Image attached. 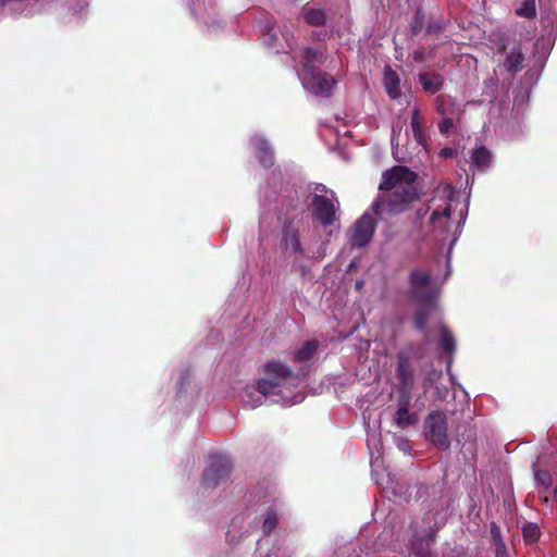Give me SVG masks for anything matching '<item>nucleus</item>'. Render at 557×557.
I'll return each instance as SVG.
<instances>
[{
    "label": "nucleus",
    "instance_id": "nucleus-8",
    "mask_svg": "<svg viewBox=\"0 0 557 557\" xmlns=\"http://www.w3.org/2000/svg\"><path fill=\"white\" fill-rule=\"evenodd\" d=\"M232 471L231 460L223 455H211L209 465L203 471L201 484L205 488H215L225 482Z\"/></svg>",
    "mask_w": 557,
    "mask_h": 557
},
{
    "label": "nucleus",
    "instance_id": "nucleus-43",
    "mask_svg": "<svg viewBox=\"0 0 557 557\" xmlns=\"http://www.w3.org/2000/svg\"><path fill=\"white\" fill-rule=\"evenodd\" d=\"M361 286H362V283H361V282H357V283H356V287H357L358 289H359V288H361Z\"/></svg>",
    "mask_w": 557,
    "mask_h": 557
},
{
    "label": "nucleus",
    "instance_id": "nucleus-44",
    "mask_svg": "<svg viewBox=\"0 0 557 557\" xmlns=\"http://www.w3.org/2000/svg\"><path fill=\"white\" fill-rule=\"evenodd\" d=\"M434 532L430 535V541H433Z\"/></svg>",
    "mask_w": 557,
    "mask_h": 557
},
{
    "label": "nucleus",
    "instance_id": "nucleus-3",
    "mask_svg": "<svg viewBox=\"0 0 557 557\" xmlns=\"http://www.w3.org/2000/svg\"><path fill=\"white\" fill-rule=\"evenodd\" d=\"M396 376L399 386L394 422L398 428H406L414 424L418 420V416L417 413L409 412L414 386V374L411 362L405 352L397 355Z\"/></svg>",
    "mask_w": 557,
    "mask_h": 557
},
{
    "label": "nucleus",
    "instance_id": "nucleus-41",
    "mask_svg": "<svg viewBox=\"0 0 557 557\" xmlns=\"http://www.w3.org/2000/svg\"><path fill=\"white\" fill-rule=\"evenodd\" d=\"M554 498L557 500V485H556V487L554 488Z\"/></svg>",
    "mask_w": 557,
    "mask_h": 557
},
{
    "label": "nucleus",
    "instance_id": "nucleus-13",
    "mask_svg": "<svg viewBox=\"0 0 557 557\" xmlns=\"http://www.w3.org/2000/svg\"><path fill=\"white\" fill-rule=\"evenodd\" d=\"M283 243L284 248L295 256V262H297L299 258L304 257L305 249L299 240V235L296 230H292L288 226H284Z\"/></svg>",
    "mask_w": 557,
    "mask_h": 557
},
{
    "label": "nucleus",
    "instance_id": "nucleus-7",
    "mask_svg": "<svg viewBox=\"0 0 557 557\" xmlns=\"http://www.w3.org/2000/svg\"><path fill=\"white\" fill-rule=\"evenodd\" d=\"M263 376L257 382V391L263 396L273 393L274 388L293 376V370L287 364L271 360L262 368Z\"/></svg>",
    "mask_w": 557,
    "mask_h": 557
},
{
    "label": "nucleus",
    "instance_id": "nucleus-21",
    "mask_svg": "<svg viewBox=\"0 0 557 557\" xmlns=\"http://www.w3.org/2000/svg\"><path fill=\"white\" fill-rule=\"evenodd\" d=\"M517 15L525 18H533L536 16V2L535 0H523L522 3L516 9Z\"/></svg>",
    "mask_w": 557,
    "mask_h": 557
},
{
    "label": "nucleus",
    "instance_id": "nucleus-28",
    "mask_svg": "<svg viewBox=\"0 0 557 557\" xmlns=\"http://www.w3.org/2000/svg\"><path fill=\"white\" fill-rule=\"evenodd\" d=\"M436 110L441 115H445L447 113L446 111V104L450 103V97L441 95L436 97Z\"/></svg>",
    "mask_w": 557,
    "mask_h": 557
},
{
    "label": "nucleus",
    "instance_id": "nucleus-24",
    "mask_svg": "<svg viewBox=\"0 0 557 557\" xmlns=\"http://www.w3.org/2000/svg\"><path fill=\"white\" fill-rule=\"evenodd\" d=\"M410 557H435L432 550L430 549V544L428 543L426 546H423L422 543L419 541H413L411 543Z\"/></svg>",
    "mask_w": 557,
    "mask_h": 557
},
{
    "label": "nucleus",
    "instance_id": "nucleus-23",
    "mask_svg": "<svg viewBox=\"0 0 557 557\" xmlns=\"http://www.w3.org/2000/svg\"><path fill=\"white\" fill-rule=\"evenodd\" d=\"M278 524V516L274 509H269L262 523V531L269 535Z\"/></svg>",
    "mask_w": 557,
    "mask_h": 557
},
{
    "label": "nucleus",
    "instance_id": "nucleus-33",
    "mask_svg": "<svg viewBox=\"0 0 557 557\" xmlns=\"http://www.w3.org/2000/svg\"><path fill=\"white\" fill-rule=\"evenodd\" d=\"M412 59L417 63H422L426 60L425 53L423 50H417L412 53Z\"/></svg>",
    "mask_w": 557,
    "mask_h": 557
},
{
    "label": "nucleus",
    "instance_id": "nucleus-27",
    "mask_svg": "<svg viewBox=\"0 0 557 557\" xmlns=\"http://www.w3.org/2000/svg\"><path fill=\"white\" fill-rule=\"evenodd\" d=\"M491 537H492V542H493L494 546L504 544L500 529L495 522L491 523Z\"/></svg>",
    "mask_w": 557,
    "mask_h": 557
},
{
    "label": "nucleus",
    "instance_id": "nucleus-25",
    "mask_svg": "<svg viewBox=\"0 0 557 557\" xmlns=\"http://www.w3.org/2000/svg\"><path fill=\"white\" fill-rule=\"evenodd\" d=\"M455 339L445 326L442 327L441 331V347L446 352H453L455 350Z\"/></svg>",
    "mask_w": 557,
    "mask_h": 557
},
{
    "label": "nucleus",
    "instance_id": "nucleus-20",
    "mask_svg": "<svg viewBox=\"0 0 557 557\" xmlns=\"http://www.w3.org/2000/svg\"><path fill=\"white\" fill-rule=\"evenodd\" d=\"M522 535L525 543H536L541 535L540 527L534 522H528L522 527Z\"/></svg>",
    "mask_w": 557,
    "mask_h": 557
},
{
    "label": "nucleus",
    "instance_id": "nucleus-35",
    "mask_svg": "<svg viewBox=\"0 0 557 557\" xmlns=\"http://www.w3.org/2000/svg\"><path fill=\"white\" fill-rule=\"evenodd\" d=\"M414 406L418 408V410H422L424 408V401L422 400V397H418L414 401Z\"/></svg>",
    "mask_w": 557,
    "mask_h": 557
},
{
    "label": "nucleus",
    "instance_id": "nucleus-5",
    "mask_svg": "<svg viewBox=\"0 0 557 557\" xmlns=\"http://www.w3.org/2000/svg\"><path fill=\"white\" fill-rule=\"evenodd\" d=\"M410 286L413 298L421 306L416 317V327L423 330L426 323V317L436 309L435 299L438 294V286L435 278L421 270L411 272Z\"/></svg>",
    "mask_w": 557,
    "mask_h": 557
},
{
    "label": "nucleus",
    "instance_id": "nucleus-34",
    "mask_svg": "<svg viewBox=\"0 0 557 557\" xmlns=\"http://www.w3.org/2000/svg\"><path fill=\"white\" fill-rule=\"evenodd\" d=\"M496 557H507V548L505 543L495 546Z\"/></svg>",
    "mask_w": 557,
    "mask_h": 557
},
{
    "label": "nucleus",
    "instance_id": "nucleus-29",
    "mask_svg": "<svg viewBox=\"0 0 557 557\" xmlns=\"http://www.w3.org/2000/svg\"><path fill=\"white\" fill-rule=\"evenodd\" d=\"M454 127V121L450 117H445L438 124V129L441 134H448L450 129Z\"/></svg>",
    "mask_w": 557,
    "mask_h": 557
},
{
    "label": "nucleus",
    "instance_id": "nucleus-42",
    "mask_svg": "<svg viewBox=\"0 0 557 557\" xmlns=\"http://www.w3.org/2000/svg\"><path fill=\"white\" fill-rule=\"evenodd\" d=\"M450 366H451V359H448V361H447V370L450 369Z\"/></svg>",
    "mask_w": 557,
    "mask_h": 557
},
{
    "label": "nucleus",
    "instance_id": "nucleus-11",
    "mask_svg": "<svg viewBox=\"0 0 557 557\" xmlns=\"http://www.w3.org/2000/svg\"><path fill=\"white\" fill-rule=\"evenodd\" d=\"M410 132L418 144L424 150L428 149L429 136L426 133V120L418 106H414L410 115Z\"/></svg>",
    "mask_w": 557,
    "mask_h": 557
},
{
    "label": "nucleus",
    "instance_id": "nucleus-12",
    "mask_svg": "<svg viewBox=\"0 0 557 557\" xmlns=\"http://www.w3.org/2000/svg\"><path fill=\"white\" fill-rule=\"evenodd\" d=\"M321 343L319 339L312 338L306 341L298 349L293 352L292 361L298 364H307L313 360Z\"/></svg>",
    "mask_w": 557,
    "mask_h": 557
},
{
    "label": "nucleus",
    "instance_id": "nucleus-37",
    "mask_svg": "<svg viewBox=\"0 0 557 557\" xmlns=\"http://www.w3.org/2000/svg\"><path fill=\"white\" fill-rule=\"evenodd\" d=\"M507 48V44L505 42L504 38H502V42H500V46L498 48V51L502 52V51H505Z\"/></svg>",
    "mask_w": 557,
    "mask_h": 557
},
{
    "label": "nucleus",
    "instance_id": "nucleus-17",
    "mask_svg": "<svg viewBox=\"0 0 557 557\" xmlns=\"http://www.w3.org/2000/svg\"><path fill=\"white\" fill-rule=\"evenodd\" d=\"M524 57L520 46L513 45L506 55L504 67L511 73H516L522 69Z\"/></svg>",
    "mask_w": 557,
    "mask_h": 557
},
{
    "label": "nucleus",
    "instance_id": "nucleus-16",
    "mask_svg": "<svg viewBox=\"0 0 557 557\" xmlns=\"http://www.w3.org/2000/svg\"><path fill=\"white\" fill-rule=\"evenodd\" d=\"M418 82L425 92L433 95L443 88L444 77L437 73H421L418 76Z\"/></svg>",
    "mask_w": 557,
    "mask_h": 557
},
{
    "label": "nucleus",
    "instance_id": "nucleus-38",
    "mask_svg": "<svg viewBox=\"0 0 557 557\" xmlns=\"http://www.w3.org/2000/svg\"><path fill=\"white\" fill-rule=\"evenodd\" d=\"M299 271H300L302 276H306V274L309 272V270L305 265H300L299 267Z\"/></svg>",
    "mask_w": 557,
    "mask_h": 557
},
{
    "label": "nucleus",
    "instance_id": "nucleus-14",
    "mask_svg": "<svg viewBox=\"0 0 557 557\" xmlns=\"http://www.w3.org/2000/svg\"><path fill=\"white\" fill-rule=\"evenodd\" d=\"M383 84L389 98L398 99L401 96L400 77L389 65L384 67Z\"/></svg>",
    "mask_w": 557,
    "mask_h": 557
},
{
    "label": "nucleus",
    "instance_id": "nucleus-4",
    "mask_svg": "<svg viewBox=\"0 0 557 557\" xmlns=\"http://www.w3.org/2000/svg\"><path fill=\"white\" fill-rule=\"evenodd\" d=\"M324 59L322 51L312 48L305 49L301 59V81L304 87L313 94L329 96L336 85V81L331 75L322 73L318 67V64H322Z\"/></svg>",
    "mask_w": 557,
    "mask_h": 557
},
{
    "label": "nucleus",
    "instance_id": "nucleus-26",
    "mask_svg": "<svg viewBox=\"0 0 557 557\" xmlns=\"http://www.w3.org/2000/svg\"><path fill=\"white\" fill-rule=\"evenodd\" d=\"M424 18H425L424 12L420 9L417 10L414 13V16L412 18V22L410 24V32L412 35H417L422 30V28L424 26Z\"/></svg>",
    "mask_w": 557,
    "mask_h": 557
},
{
    "label": "nucleus",
    "instance_id": "nucleus-39",
    "mask_svg": "<svg viewBox=\"0 0 557 557\" xmlns=\"http://www.w3.org/2000/svg\"><path fill=\"white\" fill-rule=\"evenodd\" d=\"M395 140H396V129L393 128V132H392V144L393 145H394Z\"/></svg>",
    "mask_w": 557,
    "mask_h": 557
},
{
    "label": "nucleus",
    "instance_id": "nucleus-15",
    "mask_svg": "<svg viewBox=\"0 0 557 557\" xmlns=\"http://www.w3.org/2000/svg\"><path fill=\"white\" fill-rule=\"evenodd\" d=\"M252 144L260 164L264 168H271L274 164V152L270 144L260 137L253 138Z\"/></svg>",
    "mask_w": 557,
    "mask_h": 557
},
{
    "label": "nucleus",
    "instance_id": "nucleus-10",
    "mask_svg": "<svg viewBox=\"0 0 557 557\" xmlns=\"http://www.w3.org/2000/svg\"><path fill=\"white\" fill-rule=\"evenodd\" d=\"M313 219L320 221L324 226L332 225L335 216L333 202L325 196L314 195L312 199Z\"/></svg>",
    "mask_w": 557,
    "mask_h": 557
},
{
    "label": "nucleus",
    "instance_id": "nucleus-9",
    "mask_svg": "<svg viewBox=\"0 0 557 557\" xmlns=\"http://www.w3.org/2000/svg\"><path fill=\"white\" fill-rule=\"evenodd\" d=\"M425 436L434 445L442 449H447L449 441L447 438V419L443 411H431L424 421Z\"/></svg>",
    "mask_w": 557,
    "mask_h": 557
},
{
    "label": "nucleus",
    "instance_id": "nucleus-19",
    "mask_svg": "<svg viewBox=\"0 0 557 557\" xmlns=\"http://www.w3.org/2000/svg\"><path fill=\"white\" fill-rule=\"evenodd\" d=\"M302 16L306 23L312 26H321L325 23V13L321 9L305 8Z\"/></svg>",
    "mask_w": 557,
    "mask_h": 557
},
{
    "label": "nucleus",
    "instance_id": "nucleus-1",
    "mask_svg": "<svg viewBox=\"0 0 557 557\" xmlns=\"http://www.w3.org/2000/svg\"><path fill=\"white\" fill-rule=\"evenodd\" d=\"M456 190L450 184H440L428 207L417 211L416 223L424 235L438 234L441 240H446L448 235H451L448 255L461 230V221L457 223L451 221L453 202L456 200Z\"/></svg>",
    "mask_w": 557,
    "mask_h": 557
},
{
    "label": "nucleus",
    "instance_id": "nucleus-45",
    "mask_svg": "<svg viewBox=\"0 0 557 557\" xmlns=\"http://www.w3.org/2000/svg\"><path fill=\"white\" fill-rule=\"evenodd\" d=\"M349 268H350V270L354 268V263L352 262H350Z\"/></svg>",
    "mask_w": 557,
    "mask_h": 557
},
{
    "label": "nucleus",
    "instance_id": "nucleus-31",
    "mask_svg": "<svg viewBox=\"0 0 557 557\" xmlns=\"http://www.w3.org/2000/svg\"><path fill=\"white\" fill-rule=\"evenodd\" d=\"M442 28H443V23L440 20L430 21L426 25V32L429 34L440 32V30H442Z\"/></svg>",
    "mask_w": 557,
    "mask_h": 557
},
{
    "label": "nucleus",
    "instance_id": "nucleus-40",
    "mask_svg": "<svg viewBox=\"0 0 557 557\" xmlns=\"http://www.w3.org/2000/svg\"><path fill=\"white\" fill-rule=\"evenodd\" d=\"M542 498H543V503H544L545 505H549V502H550V500H549V498H548V496H547V495H544Z\"/></svg>",
    "mask_w": 557,
    "mask_h": 557
},
{
    "label": "nucleus",
    "instance_id": "nucleus-2",
    "mask_svg": "<svg viewBox=\"0 0 557 557\" xmlns=\"http://www.w3.org/2000/svg\"><path fill=\"white\" fill-rule=\"evenodd\" d=\"M379 188L382 194L376 199H382V216L407 211L420 197L417 175L406 166H395L385 171Z\"/></svg>",
    "mask_w": 557,
    "mask_h": 557
},
{
    "label": "nucleus",
    "instance_id": "nucleus-18",
    "mask_svg": "<svg viewBox=\"0 0 557 557\" xmlns=\"http://www.w3.org/2000/svg\"><path fill=\"white\" fill-rule=\"evenodd\" d=\"M492 163V153L485 147L476 148L472 153V165L478 170L484 171Z\"/></svg>",
    "mask_w": 557,
    "mask_h": 557
},
{
    "label": "nucleus",
    "instance_id": "nucleus-22",
    "mask_svg": "<svg viewBox=\"0 0 557 557\" xmlns=\"http://www.w3.org/2000/svg\"><path fill=\"white\" fill-rule=\"evenodd\" d=\"M536 486L540 488V494L546 493L552 486V476L547 471L536 470L534 472Z\"/></svg>",
    "mask_w": 557,
    "mask_h": 557
},
{
    "label": "nucleus",
    "instance_id": "nucleus-32",
    "mask_svg": "<svg viewBox=\"0 0 557 557\" xmlns=\"http://www.w3.org/2000/svg\"><path fill=\"white\" fill-rule=\"evenodd\" d=\"M455 153H456V150L454 148L445 147V148L441 149L440 157L443 159H448V158H453L455 156Z\"/></svg>",
    "mask_w": 557,
    "mask_h": 557
},
{
    "label": "nucleus",
    "instance_id": "nucleus-30",
    "mask_svg": "<svg viewBox=\"0 0 557 557\" xmlns=\"http://www.w3.org/2000/svg\"><path fill=\"white\" fill-rule=\"evenodd\" d=\"M395 444H396L397 448L399 450L404 451L405 454L410 451V444L406 437H401V436L396 437Z\"/></svg>",
    "mask_w": 557,
    "mask_h": 557
},
{
    "label": "nucleus",
    "instance_id": "nucleus-6",
    "mask_svg": "<svg viewBox=\"0 0 557 557\" xmlns=\"http://www.w3.org/2000/svg\"><path fill=\"white\" fill-rule=\"evenodd\" d=\"M376 219H383L382 199H375L370 208L356 221L350 236V246L361 248L372 240Z\"/></svg>",
    "mask_w": 557,
    "mask_h": 557
},
{
    "label": "nucleus",
    "instance_id": "nucleus-36",
    "mask_svg": "<svg viewBox=\"0 0 557 557\" xmlns=\"http://www.w3.org/2000/svg\"><path fill=\"white\" fill-rule=\"evenodd\" d=\"M346 337V334H345V330H339L338 331V336L337 337H331L332 341L334 339H339V338H345Z\"/></svg>",
    "mask_w": 557,
    "mask_h": 557
}]
</instances>
